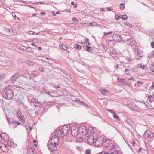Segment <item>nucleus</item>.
Returning a JSON list of instances; mask_svg holds the SVG:
<instances>
[{
    "instance_id": "nucleus-21",
    "label": "nucleus",
    "mask_w": 154,
    "mask_h": 154,
    "mask_svg": "<svg viewBox=\"0 0 154 154\" xmlns=\"http://www.w3.org/2000/svg\"><path fill=\"white\" fill-rule=\"evenodd\" d=\"M61 131L60 130H57L56 131L55 134V135L54 136H56L57 137H58L59 136H60L59 135L60 134Z\"/></svg>"
},
{
    "instance_id": "nucleus-59",
    "label": "nucleus",
    "mask_w": 154,
    "mask_h": 154,
    "mask_svg": "<svg viewBox=\"0 0 154 154\" xmlns=\"http://www.w3.org/2000/svg\"><path fill=\"white\" fill-rule=\"evenodd\" d=\"M107 10L108 11H111V9L110 8H107Z\"/></svg>"
},
{
    "instance_id": "nucleus-58",
    "label": "nucleus",
    "mask_w": 154,
    "mask_h": 154,
    "mask_svg": "<svg viewBox=\"0 0 154 154\" xmlns=\"http://www.w3.org/2000/svg\"><path fill=\"white\" fill-rule=\"evenodd\" d=\"M2 79V78L0 75V81H1Z\"/></svg>"
},
{
    "instance_id": "nucleus-10",
    "label": "nucleus",
    "mask_w": 154,
    "mask_h": 154,
    "mask_svg": "<svg viewBox=\"0 0 154 154\" xmlns=\"http://www.w3.org/2000/svg\"><path fill=\"white\" fill-rule=\"evenodd\" d=\"M54 144H55L58 146L59 143V140L58 137L56 136H53L51 140V142Z\"/></svg>"
},
{
    "instance_id": "nucleus-24",
    "label": "nucleus",
    "mask_w": 154,
    "mask_h": 154,
    "mask_svg": "<svg viewBox=\"0 0 154 154\" xmlns=\"http://www.w3.org/2000/svg\"><path fill=\"white\" fill-rule=\"evenodd\" d=\"M18 77V75L17 74H16L14 75L11 77V80H13L14 81H15L16 79Z\"/></svg>"
},
{
    "instance_id": "nucleus-20",
    "label": "nucleus",
    "mask_w": 154,
    "mask_h": 154,
    "mask_svg": "<svg viewBox=\"0 0 154 154\" xmlns=\"http://www.w3.org/2000/svg\"><path fill=\"white\" fill-rule=\"evenodd\" d=\"M74 48L78 50H81L82 49L81 46L78 44H75L74 45Z\"/></svg>"
},
{
    "instance_id": "nucleus-6",
    "label": "nucleus",
    "mask_w": 154,
    "mask_h": 154,
    "mask_svg": "<svg viewBox=\"0 0 154 154\" xmlns=\"http://www.w3.org/2000/svg\"><path fill=\"white\" fill-rule=\"evenodd\" d=\"M70 126L69 125H64L62 128V132L66 135H67L69 133Z\"/></svg>"
},
{
    "instance_id": "nucleus-57",
    "label": "nucleus",
    "mask_w": 154,
    "mask_h": 154,
    "mask_svg": "<svg viewBox=\"0 0 154 154\" xmlns=\"http://www.w3.org/2000/svg\"><path fill=\"white\" fill-rule=\"evenodd\" d=\"M104 9L103 8H101L100 11H104Z\"/></svg>"
},
{
    "instance_id": "nucleus-4",
    "label": "nucleus",
    "mask_w": 154,
    "mask_h": 154,
    "mask_svg": "<svg viewBox=\"0 0 154 154\" xmlns=\"http://www.w3.org/2000/svg\"><path fill=\"white\" fill-rule=\"evenodd\" d=\"M78 129L79 134H82L83 135H86L87 130L86 128L84 126H81Z\"/></svg>"
},
{
    "instance_id": "nucleus-5",
    "label": "nucleus",
    "mask_w": 154,
    "mask_h": 154,
    "mask_svg": "<svg viewBox=\"0 0 154 154\" xmlns=\"http://www.w3.org/2000/svg\"><path fill=\"white\" fill-rule=\"evenodd\" d=\"M71 134L73 136H76L79 134L78 129L76 126L73 125L71 128Z\"/></svg>"
},
{
    "instance_id": "nucleus-48",
    "label": "nucleus",
    "mask_w": 154,
    "mask_h": 154,
    "mask_svg": "<svg viewBox=\"0 0 154 154\" xmlns=\"http://www.w3.org/2000/svg\"><path fill=\"white\" fill-rule=\"evenodd\" d=\"M107 110L109 112H110L113 113H113H114V112L112 111V110L111 109H107Z\"/></svg>"
},
{
    "instance_id": "nucleus-15",
    "label": "nucleus",
    "mask_w": 154,
    "mask_h": 154,
    "mask_svg": "<svg viewBox=\"0 0 154 154\" xmlns=\"http://www.w3.org/2000/svg\"><path fill=\"white\" fill-rule=\"evenodd\" d=\"M38 140H33L32 142L29 143V146H32V145L33 147L36 148L38 146Z\"/></svg>"
},
{
    "instance_id": "nucleus-26",
    "label": "nucleus",
    "mask_w": 154,
    "mask_h": 154,
    "mask_svg": "<svg viewBox=\"0 0 154 154\" xmlns=\"http://www.w3.org/2000/svg\"><path fill=\"white\" fill-rule=\"evenodd\" d=\"M152 96L151 95H148V98L149 99V101L150 103H152L153 101V99H152Z\"/></svg>"
},
{
    "instance_id": "nucleus-56",
    "label": "nucleus",
    "mask_w": 154,
    "mask_h": 154,
    "mask_svg": "<svg viewBox=\"0 0 154 154\" xmlns=\"http://www.w3.org/2000/svg\"><path fill=\"white\" fill-rule=\"evenodd\" d=\"M41 57L39 56L37 57V59L39 60H42V59H40V57Z\"/></svg>"
},
{
    "instance_id": "nucleus-29",
    "label": "nucleus",
    "mask_w": 154,
    "mask_h": 154,
    "mask_svg": "<svg viewBox=\"0 0 154 154\" xmlns=\"http://www.w3.org/2000/svg\"><path fill=\"white\" fill-rule=\"evenodd\" d=\"M108 92V90L106 89H104L102 91L101 93L103 95H105L106 92Z\"/></svg>"
},
{
    "instance_id": "nucleus-3",
    "label": "nucleus",
    "mask_w": 154,
    "mask_h": 154,
    "mask_svg": "<svg viewBox=\"0 0 154 154\" xmlns=\"http://www.w3.org/2000/svg\"><path fill=\"white\" fill-rule=\"evenodd\" d=\"M103 138L101 136L97 137V139L95 142V145L96 146L98 147L103 145Z\"/></svg>"
},
{
    "instance_id": "nucleus-7",
    "label": "nucleus",
    "mask_w": 154,
    "mask_h": 154,
    "mask_svg": "<svg viewBox=\"0 0 154 154\" xmlns=\"http://www.w3.org/2000/svg\"><path fill=\"white\" fill-rule=\"evenodd\" d=\"M3 143L0 142V149L4 152H7L8 150V147Z\"/></svg>"
},
{
    "instance_id": "nucleus-27",
    "label": "nucleus",
    "mask_w": 154,
    "mask_h": 154,
    "mask_svg": "<svg viewBox=\"0 0 154 154\" xmlns=\"http://www.w3.org/2000/svg\"><path fill=\"white\" fill-rule=\"evenodd\" d=\"M65 135L64 134V133L61 132L60 134L59 135L60 136L58 137L60 138H63L64 137Z\"/></svg>"
},
{
    "instance_id": "nucleus-18",
    "label": "nucleus",
    "mask_w": 154,
    "mask_h": 154,
    "mask_svg": "<svg viewBox=\"0 0 154 154\" xmlns=\"http://www.w3.org/2000/svg\"><path fill=\"white\" fill-rule=\"evenodd\" d=\"M136 42L135 41L133 38H131L130 39L128 42V43L129 45L131 46L133 45Z\"/></svg>"
},
{
    "instance_id": "nucleus-62",
    "label": "nucleus",
    "mask_w": 154,
    "mask_h": 154,
    "mask_svg": "<svg viewBox=\"0 0 154 154\" xmlns=\"http://www.w3.org/2000/svg\"><path fill=\"white\" fill-rule=\"evenodd\" d=\"M43 68H41L40 69V70L41 71H42V72H43Z\"/></svg>"
},
{
    "instance_id": "nucleus-53",
    "label": "nucleus",
    "mask_w": 154,
    "mask_h": 154,
    "mask_svg": "<svg viewBox=\"0 0 154 154\" xmlns=\"http://www.w3.org/2000/svg\"><path fill=\"white\" fill-rule=\"evenodd\" d=\"M142 151V149L141 148H140L138 150V152H140Z\"/></svg>"
},
{
    "instance_id": "nucleus-23",
    "label": "nucleus",
    "mask_w": 154,
    "mask_h": 154,
    "mask_svg": "<svg viewBox=\"0 0 154 154\" xmlns=\"http://www.w3.org/2000/svg\"><path fill=\"white\" fill-rule=\"evenodd\" d=\"M138 66L142 68L143 69H146L147 68L146 66L145 65H142L141 64H139Z\"/></svg>"
},
{
    "instance_id": "nucleus-12",
    "label": "nucleus",
    "mask_w": 154,
    "mask_h": 154,
    "mask_svg": "<svg viewBox=\"0 0 154 154\" xmlns=\"http://www.w3.org/2000/svg\"><path fill=\"white\" fill-rule=\"evenodd\" d=\"M36 149L35 148L32 146H30L28 150V154H36L37 152L36 151Z\"/></svg>"
},
{
    "instance_id": "nucleus-9",
    "label": "nucleus",
    "mask_w": 154,
    "mask_h": 154,
    "mask_svg": "<svg viewBox=\"0 0 154 154\" xmlns=\"http://www.w3.org/2000/svg\"><path fill=\"white\" fill-rule=\"evenodd\" d=\"M17 113L18 116V117L20 120L23 123H24L25 120L24 119V117L22 115V113L20 109H18L17 111Z\"/></svg>"
},
{
    "instance_id": "nucleus-47",
    "label": "nucleus",
    "mask_w": 154,
    "mask_h": 154,
    "mask_svg": "<svg viewBox=\"0 0 154 154\" xmlns=\"http://www.w3.org/2000/svg\"><path fill=\"white\" fill-rule=\"evenodd\" d=\"M151 47L152 48H154V42H151Z\"/></svg>"
},
{
    "instance_id": "nucleus-55",
    "label": "nucleus",
    "mask_w": 154,
    "mask_h": 154,
    "mask_svg": "<svg viewBox=\"0 0 154 154\" xmlns=\"http://www.w3.org/2000/svg\"><path fill=\"white\" fill-rule=\"evenodd\" d=\"M137 83H138L140 84H143L142 82H140V81H137Z\"/></svg>"
},
{
    "instance_id": "nucleus-38",
    "label": "nucleus",
    "mask_w": 154,
    "mask_h": 154,
    "mask_svg": "<svg viewBox=\"0 0 154 154\" xmlns=\"http://www.w3.org/2000/svg\"><path fill=\"white\" fill-rule=\"evenodd\" d=\"M85 154H91L90 150V149L86 150Z\"/></svg>"
},
{
    "instance_id": "nucleus-30",
    "label": "nucleus",
    "mask_w": 154,
    "mask_h": 154,
    "mask_svg": "<svg viewBox=\"0 0 154 154\" xmlns=\"http://www.w3.org/2000/svg\"><path fill=\"white\" fill-rule=\"evenodd\" d=\"M122 19L123 20H127L128 19V17L127 15L124 14L122 16Z\"/></svg>"
},
{
    "instance_id": "nucleus-35",
    "label": "nucleus",
    "mask_w": 154,
    "mask_h": 154,
    "mask_svg": "<svg viewBox=\"0 0 154 154\" xmlns=\"http://www.w3.org/2000/svg\"><path fill=\"white\" fill-rule=\"evenodd\" d=\"M113 117L115 119H119V117L115 113H113Z\"/></svg>"
},
{
    "instance_id": "nucleus-33",
    "label": "nucleus",
    "mask_w": 154,
    "mask_h": 154,
    "mask_svg": "<svg viewBox=\"0 0 154 154\" xmlns=\"http://www.w3.org/2000/svg\"><path fill=\"white\" fill-rule=\"evenodd\" d=\"M84 43H86V45H90V43H89L88 39H85Z\"/></svg>"
},
{
    "instance_id": "nucleus-28",
    "label": "nucleus",
    "mask_w": 154,
    "mask_h": 154,
    "mask_svg": "<svg viewBox=\"0 0 154 154\" xmlns=\"http://www.w3.org/2000/svg\"><path fill=\"white\" fill-rule=\"evenodd\" d=\"M125 8V4L124 3H122L120 5V9L123 10Z\"/></svg>"
},
{
    "instance_id": "nucleus-34",
    "label": "nucleus",
    "mask_w": 154,
    "mask_h": 154,
    "mask_svg": "<svg viewBox=\"0 0 154 154\" xmlns=\"http://www.w3.org/2000/svg\"><path fill=\"white\" fill-rule=\"evenodd\" d=\"M112 31H110L106 33V32H105L104 33V36H106L107 35L110 34H112Z\"/></svg>"
},
{
    "instance_id": "nucleus-2",
    "label": "nucleus",
    "mask_w": 154,
    "mask_h": 154,
    "mask_svg": "<svg viewBox=\"0 0 154 154\" xmlns=\"http://www.w3.org/2000/svg\"><path fill=\"white\" fill-rule=\"evenodd\" d=\"M112 141L109 139H106L104 140L103 146L108 148V149L111 150L114 149L116 151L119 150V147L118 145L116 143L112 144Z\"/></svg>"
},
{
    "instance_id": "nucleus-40",
    "label": "nucleus",
    "mask_w": 154,
    "mask_h": 154,
    "mask_svg": "<svg viewBox=\"0 0 154 154\" xmlns=\"http://www.w3.org/2000/svg\"><path fill=\"white\" fill-rule=\"evenodd\" d=\"M86 50L88 52H90L91 51V50H90V47L89 46L86 47Z\"/></svg>"
},
{
    "instance_id": "nucleus-19",
    "label": "nucleus",
    "mask_w": 154,
    "mask_h": 154,
    "mask_svg": "<svg viewBox=\"0 0 154 154\" xmlns=\"http://www.w3.org/2000/svg\"><path fill=\"white\" fill-rule=\"evenodd\" d=\"M108 42H109L108 44L110 46L112 47L115 45V42L113 40H109Z\"/></svg>"
},
{
    "instance_id": "nucleus-61",
    "label": "nucleus",
    "mask_w": 154,
    "mask_h": 154,
    "mask_svg": "<svg viewBox=\"0 0 154 154\" xmlns=\"http://www.w3.org/2000/svg\"><path fill=\"white\" fill-rule=\"evenodd\" d=\"M52 13L54 14H53L54 16H55L56 15V14L54 13V11H53Z\"/></svg>"
},
{
    "instance_id": "nucleus-52",
    "label": "nucleus",
    "mask_w": 154,
    "mask_h": 154,
    "mask_svg": "<svg viewBox=\"0 0 154 154\" xmlns=\"http://www.w3.org/2000/svg\"><path fill=\"white\" fill-rule=\"evenodd\" d=\"M128 80H134V79L132 78V77H131V78H128Z\"/></svg>"
},
{
    "instance_id": "nucleus-60",
    "label": "nucleus",
    "mask_w": 154,
    "mask_h": 154,
    "mask_svg": "<svg viewBox=\"0 0 154 154\" xmlns=\"http://www.w3.org/2000/svg\"><path fill=\"white\" fill-rule=\"evenodd\" d=\"M38 49L39 50H41L42 49V48L41 47H38Z\"/></svg>"
},
{
    "instance_id": "nucleus-49",
    "label": "nucleus",
    "mask_w": 154,
    "mask_h": 154,
    "mask_svg": "<svg viewBox=\"0 0 154 154\" xmlns=\"http://www.w3.org/2000/svg\"><path fill=\"white\" fill-rule=\"evenodd\" d=\"M151 89H154V82L153 83L152 85L151 86Z\"/></svg>"
},
{
    "instance_id": "nucleus-14",
    "label": "nucleus",
    "mask_w": 154,
    "mask_h": 154,
    "mask_svg": "<svg viewBox=\"0 0 154 154\" xmlns=\"http://www.w3.org/2000/svg\"><path fill=\"white\" fill-rule=\"evenodd\" d=\"M144 135L146 137L151 138L153 137V134L152 131H147L145 132Z\"/></svg>"
},
{
    "instance_id": "nucleus-43",
    "label": "nucleus",
    "mask_w": 154,
    "mask_h": 154,
    "mask_svg": "<svg viewBox=\"0 0 154 154\" xmlns=\"http://www.w3.org/2000/svg\"><path fill=\"white\" fill-rule=\"evenodd\" d=\"M71 4L72 5H73L75 7H77V5L76 4H75L73 2H71Z\"/></svg>"
},
{
    "instance_id": "nucleus-39",
    "label": "nucleus",
    "mask_w": 154,
    "mask_h": 154,
    "mask_svg": "<svg viewBox=\"0 0 154 154\" xmlns=\"http://www.w3.org/2000/svg\"><path fill=\"white\" fill-rule=\"evenodd\" d=\"M89 24L92 25L93 26H95L96 25V23L95 22H93L91 23H89Z\"/></svg>"
},
{
    "instance_id": "nucleus-11",
    "label": "nucleus",
    "mask_w": 154,
    "mask_h": 154,
    "mask_svg": "<svg viewBox=\"0 0 154 154\" xmlns=\"http://www.w3.org/2000/svg\"><path fill=\"white\" fill-rule=\"evenodd\" d=\"M57 145L55 144H54L53 143H52L51 142L48 145V148L51 151H54L57 149Z\"/></svg>"
},
{
    "instance_id": "nucleus-64",
    "label": "nucleus",
    "mask_w": 154,
    "mask_h": 154,
    "mask_svg": "<svg viewBox=\"0 0 154 154\" xmlns=\"http://www.w3.org/2000/svg\"><path fill=\"white\" fill-rule=\"evenodd\" d=\"M36 15V14H34L32 15V16H35Z\"/></svg>"
},
{
    "instance_id": "nucleus-32",
    "label": "nucleus",
    "mask_w": 154,
    "mask_h": 154,
    "mask_svg": "<svg viewBox=\"0 0 154 154\" xmlns=\"http://www.w3.org/2000/svg\"><path fill=\"white\" fill-rule=\"evenodd\" d=\"M124 24L127 25V26H129V27H132V25L131 24H129L128 23V22H125L124 23Z\"/></svg>"
},
{
    "instance_id": "nucleus-17",
    "label": "nucleus",
    "mask_w": 154,
    "mask_h": 154,
    "mask_svg": "<svg viewBox=\"0 0 154 154\" xmlns=\"http://www.w3.org/2000/svg\"><path fill=\"white\" fill-rule=\"evenodd\" d=\"M59 48L65 51H66L67 49V46L65 44L62 43L60 44L59 45Z\"/></svg>"
},
{
    "instance_id": "nucleus-42",
    "label": "nucleus",
    "mask_w": 154,
    "mask_h": 154,
    "mask_svg": "<svg viewBox=\"0 0 154 154\" xmlns=\"http://www.w3.org/2000/svg\"><path fill=\"white\" fill-rule=\"evenodd\" d=\"M117 38H119L120 39H118L117 41L119 42V41H120L121 40V36L120 35H117Z\"/></svg>"
},
{
    "instance_id": "nucleus-41",
    "label": "nucleus",
    "mask_w": 154,
    "mask_h": 154,
    "mask_svg": "<svg viewBox=\"0 0 154 154\" xmlns=\"http://www.w3.org/2000/svg\"><path fill=\"white\" fill-rule=\"evenodd\" d=\"M125 73L126 74L128 75L129 74V70L128 69L125 70Z\"/></svg>"
},
{
    "instance_id": "nucleus-13",
    "label": "nucleus",
    "mask_w": 154,
    "mask_h": 154,
    "mask_svg": "<svg viewBox=\"0 0 154 154\" xmlns=\"http://www.w3.org/2000/svg\"><path fill=\"white\" fill-rule=\"evenodd\" d=\"M7 94V99H11L13 96V91L11 90H8L6 92Z\"/></svg>"
},
{
    "instance_id": "nucleus-8",
    "label": "nucleus",
    "mask_w": 154,
    "mask_h": 154,
    "mask_svg": "<svg viewBox=\"0 0 154 154\" xmlns=\"http://www.w3.org/2000/svg\"><path fill=\"white\" fill-rule=\"evenodd\" d=\"M8 135L6 133H3L0 135V142H4L8 140Z\"/></svg>"
},
{
    "instance_id": "nucleus-36",
    "label": "nucleus",
    "mask_w": 154,
    "mask_h": 154,
    "mask_svg": "<svg viewBox=\"0 0 154 154\" xmlns=\"http://www.w3.org/2000/svg\"><path fill=\"white\" fill-rule=\"evenodd\" d=\"M28 64L30 65H33L34 63L32 61H28L27 62Z\"/></svg>"
},
{
    "instance_id": "nucleus-50",
    "label": "nucleus",
    "mask_w": 154,
    "mask_h": 154,
    "mask_svg": "<svg viewBox=\"0 0 154 154\" xmlns=\"http://www.w3.org/2000/svg\"><path fill=\"white\" fill-rule=\"evenodd\" d=\"M41 14L44 15H45L46 14H45V13L44 12H41Z\"/></svg>"
},
{
    "instance_id": "nucleus-16",
    "label": "nucleus",
    "mask_w": 154,
    "mask_h": 154,
    "mask_svg": "<svg viewBox=\"0 0 154 154\" xmlns=\"http://www.w3.org/2000/svg\"><path fill=\"white\" fill-rule=\"evenodd\" d=\"M32 103H34L36 106H39L40 104V103L36 99L32 98L31 100Z\"/></svg>"
},
{
    "instance_id": "nucleus-54",
    "label": "nucleus",
    "mask_w": 154,
    "mask_h": 154,
    "mask_svg": "<svg viewBox=\"0 0 154 154\" xmlns=\"http://www.w3.org/2000/svg\"><path fill=\"white\" fill-rule=\"evenodd\" d=\"M132 144H133V146H134L135 145V141H134L133 142V143H132Z\"/></svg>"
},
{
    "instance_id": "nucleus-22",
    "label": "nucleus",
    "mask_w": 154,
    "mask_h": 154,
    "mask_svg": "<svg viewBox=\"0 0 154 154\" xmlns=\"http://www.w3.org/2000/svg\"><path fill=\"white\" fill-rule=\"evenodd\" d=\"M84 140V139L82 137H79L76 138V141L78 142L81 143Z\"/></svg>"
},
{
    "instance_id": "nucleus-37",
    "label": "nucleus",
    "mask_w": 154,
    "mask_h": 154,
    "mask_svg": "<svg viewBox=\"0 0 154 154\" xmlns=\"http://www.w3.org/2000/svg\"><path fill=\"white\" fill-rule=\"evenodd\" d=\"M115 18L116 20H118L121 18V15L120 16L116 15L115 16Z\"/></svg>"
},
{
    "instance_id": "nucleus-25",
    "label": "nucleus",
    "mask_w": 154,
    "mask_h": 154,
    "mask_svg": "<svg viewBox=\"0 0 154 154\" xmlns=\"http://www.w3.org/2000/svg\"><path fill=\"white\" fill-rule=\"evenodd\" d=\"M138 54L139 56L141 57L143 56V52L140 51L138 50L137 51Z\"/></svg>"
},
{
    "instance_id": "nucleus-45",
    "label": "nucleus",
    "mask_w": 154,
    "mask_h": 154,
    "mask_svg": "<svg viewBox=\"0 0 154 154\" xmlns=\"http://www.w3.org/2000/svg\"><path fill=\"white\" fill-rule=\"evenodd\" d=\"M125 79L123 78L120 79V81L121 82H125Z\"/></svg>"
},
{
    "instance_id": "nucleus-46",
    "label": "nucleus",
    "mask_w": 154,
    "mask_h": 154,
    "mask_svg": "<svg viewBox=\"0 0 154 154\" xmlns=\"http://www.w3.org/2000/svg\"><path fill=\"white\" fill-rule=\"evenodd\" d=\"M101 154H109L107 152L105 151H103L101 152Z\"/></svg>"
},
{
    "instance_id": "nucleus-1",
    "label": "nucleus",
    "mask_w": 154,
    "mask_h": 154,
    "mask_svg": "<svg viewBox=\"0 0 154 154\" xmlns=\"http://www.w3.org/2000/svg\"><path fill=\"white\" fill-rule=\"evenodd\" d=\"M96 137H97V134L95 133H94L92 129L89 128L88 129L85 138L88 144H93L94 143V139Z\"/></svg>"
},
{
    "instance_id": "nucleus-51",
    "label": "nucleus",
    "mask_w": 154,
    "mask_h": 154,
    "mask_svg": "<svg viewBox=\"0 0 154 154\" xmlns=\"http://www.w3.org/2000/svg\"><path fill=\"white\" fill-rule=\"evenodd\" d=\"M72 20L73 21H75L76 20V19L75 17H74L72 18Z\"/></svg>"
},
{
    "instance_id": "nucleus-44",
    "label": "nucleus",
    "mask_w": 154,
    "mask_h": 154,
    "mask_svg": "<svg viewBox=\"0 0 154 154\" xmlns=\"http://www.w3.org/2000/svg\"><path fill=\"white\" fill-rule=\"evenodd\" d=\"M109 154H119L118 152L117 151L112 152L110 153H109Z\"/></svg>"
},
{
    "instance_id": "nucleus-63",
    "label": "nucleus",
    "mask_w": 154,
    "mask_h": 154,
    "mask_svg": "<svg viewBox=\"0 0 154 154\" xmlns=\"http://www.w3.org/2000/svg\"><path fill=\"white\" fill-rule=\"evenodd\" d=\"M31 45H32V46H35V43H32V44H31Z\"/></svg>"
},
{
    "instance_id": "nucleus-31",
    "label": "nucleus",
    "mask_w": 154,
    "mask_h": 154,
    "mask_svg": "<svg viewBox=\"0 0 154 154\" xmlns=\"http://www.w3.org/2000/svg\"><path fill=\"white\" fill-rule=\"evenodd\" d=\"M13 124L14 125H20L21 124H22L20 122H17V121H14L13 122Z\"/></svg>"
}]
</instances>
